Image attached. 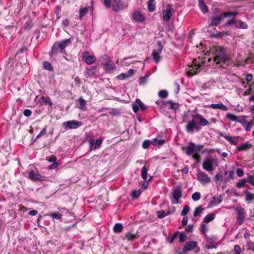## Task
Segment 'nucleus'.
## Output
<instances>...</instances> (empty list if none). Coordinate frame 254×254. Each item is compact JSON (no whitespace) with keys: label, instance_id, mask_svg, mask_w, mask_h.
I'll use <instances>...</instances> for the list:
<instances>
[{"label":"nucleus","instance_id":"obj_1","mask_svg":"<svg viewBox=\"0 0 254 254\" xmlns=\"http://www.w3.org/2000/svg\"><path fill=\"white\" fill-rule=\"evenodd\" d=\"M193 119L189 122L186 126V129L188 133H192L194 130L199 131L201 127L209 124V122L200 114H192Z\"/></svg>","mask_w":254,"mask_h":254},{"label":"nucleus","instance_id":"obj_2","mask_svg":"<svg viewBox=\"0 0 254 254\" xmlns=\"http://www.w3.org/2000/svg\"><path fill=\"white\" fill-rule=\"evenodd\" d=\"M210 51L215 55L213 61L217 64L222 63L227 64L230 60L229 56L226 54V50L223 47L220 46H212Z\"/></svg>","mask_w":254,"mask_h":254},{"label":"nucleus","instance_id":"obj_3","mask_svg":"<svg viewBox=\"0 0 254 254\" xmlns=\"http://www.w3.org/2000/svg\"><path fill=\"white\" fill-rule=\"evenodd\" d=\"M226 18L224 12L220 8H216L213 9L212 15L208 19L207 24L209 27H216L220 24Z\"/></svg>","mask_w":254,"mask_h":254},{"label":"nucleus","instance_id":"obj_4","mask_svg":"<svg viewBox=\"0 0 254 254\" xmlns=\"http://www.w3.org/2000/svg\"><path fill=\"white\" fill-rule=\"evenodd\" d=\"M71 43V39H67L62 41L55 42L51 48L49 55L53 57L59 54L65 53V48Z\"/></svg>","mask_w":254,"mask_h":254},{"label":"nucleus","instance_id":"obj_5","mask_svg":"<svg viewBox=\"0 0 254 254\" xmlns=\"http://www.w3.org/2000/svg\"><path fill=\"white\" fill-rule=\"evenodd\" d=\"M103 3L107 8L112 6L113 11L115 12L124 10L128 6L127 3H124L121 0H103Z\"/></svg>","mask_w":254,"mask_h":254},{"label":"nucleus","instance_id":"obj_6","mask_svg":"<svg viewBox=\"0 0 254 254\" xmlns=\"http://www.w3.org/2000/svg\"><path fill=\"white\" fill-rule=\"evenodd\" d=\"M172 193L173 194V200H172L173 203L178 204L179 203V199L182 196V187L181 186L178 185L174 187Z\"/></svg>","mask_w":254,"mask_h":254},{"label":"nucleus","instance_id":"obj_7","mask_svg":"<svg viewBox=\"0 0 254 254\" xmlns=\"http://www.w3.org/2000/svg\"><path fill=\"white\" fill-rule=\"evenodd\" d=\"M83 123L80 121L71 120L64 122L63 123V127L65 129L67 130L70 129H76L81 127Z\"/></svg>","mask_w":254,"mask_h":254},{"label":"nucleus","instance_id":"obj_8","mask_svg":"<svg viewBox=\"0 0 254 254\" xmlns=\"http://www.w3.org/2000/svg\"><path fill=\"white\" fill-rule=\"evenodd\" d=\"M166 8L162 10V19L165 22H169L173 16L174 10L170 4H167Z\"/></svg>","mask_w":254,"mask_h":254},{"label":"nucleus","instance_id":"obj_9","mask_svg":"<svg viewBox=\"0 0 254 254\" xmlns=\"http://www.w3.org/2000/svg\"><path fill=\"white\" fill-rule=\"evenodd\" d=\"M204 62L205 61H202L201 64H200L196 62V60L194 59L192 61L193 66H191V68L188 71V75L191 76L198 73L200 71L202 64H203Z\"/></svg>","mask_w":254,"mask_h":254},{"label":"nucleus","instance_id":"obj_10","mask_svg":"<svg viewBox=\"0 0 254 254\" xmlns=\"http://www.w3.org/2000/svg\"><path fill=\"white\" fill-rule=\"evenodd\" d=\"M197 180L201 183L202 185H205L211 182L210 178L208 177V175L200 170H199L197 173Z\"/></svg>","mask_w":254,"mask_h":254},{"label":"nucleus","instance_id":"obj_11","mask_svg":"<svg viewBox=\"0 0 254 254\" xmlns=\"http://www.w3.org/2000/svg\"><path fill=\"white\" fill-rule=\"evenodd\" d=\"M185 248L188 251L195 250V253H198L200 251V248L198 246L197 242L194 241H189L185 244Z\"/></svg>","mask_w":254,"mask_h":254},{"label":"nucleus","instance_id":"obj_12","mask_svg":"<svg viewBox=\"0 0 254 254\" xmlns=\"http://www.w3.org/2000/svg\"><path fill=\"white\" fill-rule=\"evenodd\" d=\"M28 178L34 182H42L46 180V177L31 170L28 173Z\"/></svg>","mask_w":254,"mask_h":254},{"label":"nucleus","instance_id":"obj_13","mask_svg":"<svg viewBox=\"0 0 254 254\" xmlns=\"http://www.w3.org/2000/svg\"><path fill=\"white\" fill-rule=\"evenodd\" d=\"M96 58L95 56L89 55L88 52H85L82 54V60L88 64H91L95 63Z\"/></svg>","mask_w":254,"mask_h":254},{"label":"nucleus","instance_id":"obj_14","mask_svg":"<svg viewBox=\"0 0 254 254\" xmlns=\"http://www.w3.org/2000/svg\"><path fill=\"white\" fill-rule=\"evenodd\" d=\"M132 107L134 112L136 113L139 108L142 111L146 109V106L139 99H136L135 101L132 103Z\"/></svg>","mask_w":254,"mask_h":254},{"label":"nucleus","instance_id":"obj_15","mask_svg":"<svg viewBox=\"0 0 254 254\" xmlns=\"http://www.w3.org/2000/svg\"><path fill=\"white\" fill-rule=\"evenodd\" d=\"M156 103L158 105H162L165 107H166L169 105V108L172 110H176L178 109V104L175 103H174L172 100L168 101L167 102H163V101H157L156 102Z\"/></svg>","mask_w":254,"mask_h":254},{"label":"nucleus","instance_id":"obj_16","mask_svg":"<svg viewBox=\"0 0 254 254\" xmlns=\"http://www.w3.org/2000/svg\"><path fill=\"white\" fill-rule=\"evenodd\" d=\"M214 160L213 159H207L204 160L202 163V168L207 172H211L213 170V163Z\"/></svg>","mask_w":254,"mask_h":254},{"label":"nucleus","instance_id":"obj_17","mask_svg":"<svg viewBox=\"0 0 254 254\" xmlns=\"http://www.w3.org/2000/svg\"><path fill=\"white\" fill-rule=\"evenodd\" d=\"M139 237L138 233H133L132 231H129L126 234L125 237L124 239H126L127 241H133Z\"/></svg>","mask_w":254,"mask_h":254},{"label":"nucleus","instance_id":"obj_18","mask_svg":"<svg viewBox=\"0 0 254 254\" xmlns=\"http://www.w3.org/2000/svg\"><path fill=\"white\" fill-rule=\"evenodd\" d=\"M220 136L225 138L231 144L236 145L237 144L238 138L236 136L232 137L230 135H225L222 133H219Z\"/></svg>","mask_w":254,"mask_h":254},{"label":"nucleus","instance_id":"obj_19","mask_svg":"<svg viewBox=\"0 0 254 254\" xmlns=\"http://www.w3.org/2000/svg\"><path fill=\"white\" fill-rule=\"evenodd\" d=\"M205 240L207 243L212 245H216V246L219 245L220 243L217 242L218 240V237L215 235H211L210 236H207L205 235Z\"/></svg>","mask_w":254,"mask_h":254},{"label":"nucleus","instance_id":"obj_20","mask_svg":"<svg viewBox=\"0 0 254 254\" xmlns=\"http://www.w3.org/2000/svg\"><path fill=\"white\" fill-rule=\"evenodd\" d=\"M132 18L134 20L138 22H143L145 20L144 16L140 12L137 11L133 12Z\"/></svg>","mask_w":254,"mask_h":254},{"label":"nucleus","instance_id":"obj_21","mask_svg":"<svg viewBox=\"0 0 254 254\" xmlns=\"http://www.w3.org/2000/svg\"><path fill=\"white\" fill-rule=\"evenodd\" d=\"M186 149V154L187 155H191L195 150V144L192 142H190Z\"/></svg>","mask_w":254,"mask_h":254},{"label":"nucleus","instance_id":"obj_22","mask_svg":"<svg viewBox=\"0 0 254 254\" xmlns=\"http://www.w3.org/2000/svg\"><path fill=\"white\" fill-rule=\"evenodd\" d=\"M245 220V215L243 209L238 210L237 212V221L239 225H241Z\"/></svg>","mask_w":254,"mask_h":254},{"label":"nucleus","instance_id":"obj_23","mask_svg":"<svg viewBox=\"0 0 254 254\" xmlns=\"http://www.w3.org/2000/svg\"><path fill=\"white\" fill-rule=\"evenodd\" d=\"M39 102L41 105H46L47 104H49V106L52 107L53 105V103L51 101V98L47 96L45 97L44 96H42L41 97Z\"/></svg>","mask_w":254,"mask_h":254},{"label":"nucleus","instance_id":"obj_24","mask_svg":"<svg viewBox=\"0 0 254 254\" xmlns=\"http://www.w3.org/2000/svg\"><path fill=\"white\" fill-rule=\"evenodd\" d=\"M198 0V6L203 13L205 14L208 11V7L203 1V0Z\"/></svg>","mask_w":254,"mask_h":254},{"label":"nucleus","instance_id":"obj_25","mask_svg":"<svg viewBox=\"0 0 254 254\" xmlns=\"http://www.w3.org/2000/svg\"><path fill=\"white\" fill-rule=\"evenodd\" d=\"M209 107L213 109H219L224 111H226L228 110V107L226 106L223 104L222 103L212 104L210 105Z\"/></svg>","mask_w":254,"mask_h":254},{"label":"nucleus","instance_id":"obj_26","mask_svg":"<svg viewBox=\"0 0 254 254\" xmlns=\"http://www.w3.org/2000/svg\"><path fill=\"white\" fill-rule=\"evenodd\" d=\"M223 198L221 196L218 198H216L214 196H213L212 199L209 202V207L212 206H215L219 203H220L222 201Z\"/></svg>","mask_w":254,"mask_h":254},{"label":"nucleus","instance_id":"obj_27","mask_svg":"<svg viewBox=\"0 0 254 254\" xmlns=\"http://www.w3.org/2000/svg\"><path fill=\"white\" fill-rule=\"evenodd\" d=\"M251 147V144H250L249 142H247L241 144V145L238 146L237 148L239 151H247Z\"/></svg>","mask_w":254,"mask_h":254},{"label":"nucleus","instance_id":"obj_28","mask_svg":"<svg viewBox=\"0 0 254 254\" xmlns=\"http://www.w3.org/2000/svg\"><path fill=\"white\" fill-rule=\"evenodd\" d=\"M235 26L237 28L244 29H247L248 27V26L246 22H243L240 20H238V19L237 21L236 22V24L235 25Z\"/></svg>","mask_w":254,"mask_h":254},{"label":"nucleus","instance_id":"obj_29","mask_svg":"<svg viewBox=\"0 0 254 254\" xmlns=\"http://www.w3.org/2000/svg\"><path fill=\"white\" fill-rule=\"evenodd\" d=\"M227 32H216V33H213L210 35V37L211 38H217V39H220L222 38L223 36L227 35Z\"/></svg>","mask_w":254,"mask_h":254},{"label":"nucleus","instance_id":"obj_30","mask_svg":"<svg viewBox=\"0 0 254 254\" xmlns=\"http://www.w3.org/2000/svg\"><path fill=\"white\" fill-rule=\"evenodd\" d=\"M88 6L81 7L79 10V18L80 19L82 18V17L88 13Z\"/></svg>","mask_w":254,"mask_h":254},{"label":"nucleus","instance_id":"obj_31","mask_svg":"<svg viewBox=\"0 0 254 254\" xmlns=\"http://www.w3.org/2000/svg\"><path fill=\"white\" fill-rule=\"evenodd\" d=\"M123 225L122 223H117L115 224L113 227V231L115 233H119L122 231Z\"/></svg>","mask_w":254,"mask_h":254},{"label":"nucleus","instance_id":"obj_32","mask_svg":"<svg viewBox=\"0 0 254 254\" xmlns=\"http://www.w3.org/2000/svg\"><path fill=\"white\" fill-rule=\"evenodd\" d=\"M101 64L103 65H105L107 63H111L110 58L107 55H103L100 57Z\"/></svg>","mask_w":254,"mask_h":254},{"label":"nucleus","instance_id":"obj_33","mask_svg":"<svg viewBox=\"0 0 254 254\" xmlns=\"http://www.w3.org/2000/svg\"><path fill=\"white\" fill-rule=\"evenodd\" d=\"M215 218V214L213 213L207 214L203 219V222L206 223H208L214 220Z\"/></svg>","mask_w":254,"mask_h":254},{"label":"nucleus","instance_id":"obj_34","mask_svg":"<svg viewBox=\"0 0 254 254\" xmlns=\"http://www.w3.org/2000/svg\"><path fill=\"white\" fill-rule=\"evenodd\" d=\"M104 69L106 71L110 72L114 70L116 66L115 64H111V63H108L105 64L104 65Z\"/></svg>","mask_w":254,"mask_h":254},{"label":"nucleus","instance_id":"obj_35","mask_svg":"<svg viewBox=\"0 0 254 254\" xmlns=\"http://www.w3.org/2000/svg\"><path fill=\"white\" fill-rule=\"evenodd\" d=\"M79 103V109L82 110H86V101L82 97H80L78 99Z\"/></svg>","mask_w":254,"mask_h":254},{"label":"nucleus","instance_id":"obj_36","mask_svg":"<svg viewBox=\"0 0 254 254\" xmlns=\"http://www.w3.org/2000/svg\"><path fill=\"white\" fill-rule=\"evenodd\" d=\"M246 200L247 201H253L254 200V194L252 193L249 192L247 190H246Z\"/></svg>","mask_w":254,"mask_h":254},{"label":"nucleus","instance_id":"obj_37","mask_svg":"<svg viewBox=\"0 0 254 254\" xmlns=\"http://www.w3.org/2000/svg\"><path fill=\"white\" fill-rule=\"evenodd\" d=\"M152 58L156 64H158L160 59L161 57L160 55L156 53V50H154L152 54Z\"/></svg>","mask_w":254,"mask_h":254},{"label":"nucleus","instance_id":"obj_38","mask_svg":"<svg viewBox=\"0 0 254 254\" xmlns=\"http://www.w3.org/2000/svg\"><path fill=\"white\" fill-rule=\"evenodd\" d=\"M44 68L48 71H53V67L51 64L47 61H44L43 62Z\"/></svg>","mask_w":254,"mask_h":254},{"label":"nucleus","instance_id":"obj_39","mask_svg":"<svg viewBox=\"0 0 254 254\" xmlns=\"http://www.w3.org/2000/svg\"><path fill=\"white\" fill-rule=\"evenodd\" d=\"M95 71H94L92 69L89 67H86L85 70V74L88 77H91L95 74Z\"/></svg>","mask_w":254,"mask_h":254},{"label":"nucleus","instance_id":"obj_40","mask_svg":"<svg viewBox=\"0 0 254 254\" xmlns=\"http://www.w3.org/2000/svg\"><path fill=\"white\" fill-rule=\"evenodd\" d=\"M147 169L146 167L143 166L141 168V176L144 180L147 179Z\"/></svg>","mask_w":254,"mask_h":254},{"label":"nucleus","instance_id":"obj_41","mask_svg":"<svg viewBox=\"0 0 254 254\" xmlns=\"http://www.w3.org/2000/svg\"><path fill=\"white\" fill-rule=\"evenodd\" d=\"M165 142V140L163 139H158L157 138H154L152 140L151 143L153 145H163Z\"/></svg>","mask_w":254,"mask_h":254},{"label":"nucleus","instance_id":"obj_42","mask_svg":"<svg viewBox=\"0 0 254 254\" xmlns=\"http://www.w3.org/2000/svg\"><path fill=\"white\" fill-rule=\"evenodd\" d=\"M227 118L231 121H237L238 120V118L236 115L232 114L231 113H227L226 115Z\"/></svg>","mask_w":254,"mask_h":254},{"label":"nucleus","instance_id":"obj_43","mask_svg":"<svg viewBox=\"0 0 254 254\" xmlns=\"http://www.w3.org/2000/svg\"><path fill=\"white\" fill-rule=\"evenodd\" d=\"M204 208H202L201 206H199L197 207H196L194 211V212H193V216L194 217H196L197 216H198L199 214H200L202 211L204 210Z\"/></svg>","mask_w":254,"mask_h":254},{"label":"nucleus","instance_id":"obj_44","mask_svg":"<svg viewBox=\"0 0 254 254\" xmlns=\"http://www.w3.org/2000/svg\"><path fill=\"white\" fill-rule=\"evenodd\" d=\"M158 95L161 98H166L168 95V93L166 90H162L159 92Z\"/></svg>","mask_w":254,"mask_h":254},{"label":"nucleus","instance_id":"obj_45","mask_svg":"<svg viewBox=\"0 0 254 254\" xmlns=\"http://www.w3.org/2000/svg\"><path fill=\"white\" fill-rule=\"evenodd\" d=\"M190 211V207L188 205H185L181 211V214L182 216H185Z\"/></svg>","mask_w":254,"mask_h":254},{"label":"nucleus","instance_id":"obj_46","mask_svg":"<svg viewBox=\"0 0 254 254\" xmlns=\"http://www.w3.org/2000/svg\"><path fill=\"white\" fill-rule=\"evenodd\" d=\"M237 21V19L234 17V18L228 20L225 23V26H230L234 24H235H235H236Z\"/></svg>","mask_w":254,"mask_h":254},{"label":"nucleus","instance_id":"obj_47","mask_svg":"<svg viewBox=\"0 0 254 254\" xmlns=\"http://www.w3.org/2000/svg\"><path fill=\"white\" fill-rule=\"evenodd\" d=\"M238 14V12L236 11L231 12H224V15L226 17H230L231 16H236Z\"/></svg>","mask_w":254,"mask_h":254},{"label":"nucleus","instance_id":"obj_48","mask_svg":"<svg viewBox=\"0 0 254 254\" xmlns=\"http://www.w3.org/2000/svg\"><path fill=\"white\" fill-rule=\"evenodd\" d=\"M178 233V232H177L172 236L168 237L167 238V241L170 244L172 243L173 241L175 240V239L177 238Z\"/></svg>","mask_w":254,"mask_h":254},{"label":"nucleus","instance_id":"obj_49","mask_svg":"<svg viewBox=\"0 0 254 254\" xmlns=\"http://www.w3.org/2000/svg\"><path fill=\"white\" fill-rule=\"evenodd\" d=\"M200 193L198 192H195L192 194L191 197L193 200L197 201L200 198Z\"/></svg>","mask_w":254,"mask_h":254},{"label":"nucleus","instance_id":"obj_50","mask_svg":"<svg viewBox=\"0 0 254 254\" xmlns=\"http://www.w3.org/2000/svg\"><path fill=\"white\" fill-rule=\"evenodd\" d=\"M242 252L241 248L239 245H236L234 246V253L233 254H241Z\"/></svg>","mask_w":254,"mask_h":254},{"label":"nucleus","instance_id":"obj_51","mask_svg":"<svg viewBox=\"0 0 254 254\" xmlns=\"http://www.w3.org/2000/svg\"><path fill=\"white\" fill-rule=\"evenodd\" d=\"M51 217L57 220H60L62 218V215L59 213H53L49 215Z\"/></svg>","mask_w":254,"mask_h":254},{"label":"nucleus","instance_id":"obj_52","mask_svg":"<svg viewBox=\"0 0 254 254\" xmlns=\"http://www.w3.org/2000/svg\"><path fill=\"white\" fill-rule=\"evenodd\" d=\"M247 182V180L245 179H243L236 184L237 187L238 188H241L245 186V184Z\"/></svg>","mask_w":254,"mask_h":254},{"label":"nucleus","instance_id":"obj_53","mask_svg":"<svg viewBox=\"0 0 254 254\" xmlns=\"http://www.w3.org/2000/svg\"><path fill=\"white\" fill-rule=\"evenodd\" d=\"M186 235L185 232H182L179 235V242L182 243L186 240Z\"/></svg>","mask_w":254,"mask_h":254},{"label":"nucleus","instance_id":"obj_54","mask_svg":"<svg viewBox=\"0 0 254 254\" xmlns=\"http://www.w3.org/2000/svg\"><path fill=\"white\" fill-rule=\"evenodd\" d=\"M204 146L203 144H197L195 145V150L194 152L195 153H198L203 148Z\"/></svg>","mask_w":254,"mask_h":254},{"label":"nucleus","instance_id":"obj_55","mask_svg":"<svg viewBox=\"0 0 254 254\" xmlns=\"http://www.w3.org/2000/svg\"><path fill=\"white\" fill-rule=\"evenodd\" d=\"M148 10L149 12H153L155 10V5L152 3H148Z\"/></svg>","mask_w":254,"mask_h":254},{"label":"nucleus","instance_id":"obj_56","mask_svg":"<svg viewBox=\"0 0 254 254\" xmlns=\"http://www.w3.org/2000/svg\"><path fill=\"white\" fill-rule=\"evenodd\" d=\"M156 213L157 217L159 218H163L166 215L165 213V211L163 210L158 211Z\"/></svg>","mask_w":254,"mask_h":254},{"label":"nucleus","instance_id":"obj_57","mask_svg":"<svg viewBox=\"0 0 254 254\" xmlns=\"http://www.w3.org/2000/svg\"><path fill=\"white\" fill-rule=\"evenodd\" d=\"M47 160L50 162H55L57 161V157L54 155L47 157Z\"/></svg>","mask_w":254,"mask_h":254},{"label":"nucleus","instance_id":"obj_58","mask_svg":"<svg viewBox=\"0 0 254 254\" xmlns=\"http://www.w3.org/2000/svg\"><path fill=\"white\" fill-rule=\"evenodd\" d=\"M254 122L253 121H250L247 124V126L245 128V130L247 131H249L251 130V129L254 126Z\"/></svg>","mask_w":254,"mask_h":254},{"label":"nucleus","instance_id":"obj_59","mask_svg":"<svg viewBox=\"0 0 254 254\" xmlns=\"http://www.w3.org/2000/svg\"><path fill=\"white\" fill-rule=\"evenodd\" d=\"M46 128L47 127H44L42 130L40 131V132L38 134V135L37 136L36 139H35L34 141H35L37 139L39 138V137H40L41 136H42L44 134H45L46 133Z\"/></svg>","mask_w":254,"mask_h":254},{"label":"nucleus","instance_id":"obj_60","mask_svg":"<svg viewBox=\"0 0 254 254\" xmlns=\"http://www.w3.org/2000/svg\"><path fill=\"white\" fill-rule=\"evenodd\" d=\"M248 182L254 187V176L249 175L248 177Z\"/></svg>","mask_w":254,"mask_h":254},{"label":"nucleus","instance_id":"obj_61","mask_svg":"<svg viewBox=\"0 0 254 254\" xmlns=\"http://www.w3.org/2000/svg\"><path fill=\"white\" fill-rule=\"evenodd\" d=\"M192 157L195 160L196 163H198L200 159V156L198 153H195L193 154Z\"/></svg>","mask_w":254,"mask_h":254},{"label":"nucleus","instance_id":"obj_62","mask_svg":"<svg viewBox=\"0 0 254 254\" xmlns=\"http://www.w3.org/2000/svg\"><path fill=\"white\" fill-rule=\"evenodd\" d=\"M150 141L148 140H145L143 141L142 144V147L144 149H146L148 148V147L150 146Z\"/></svg>","mask_w":254,"mask_h":254},{"label":"nucleus","instance_id":"obj_63","mask_svg":"<svg viewBox=\"0 0 254 254\" xmlns=\"http://www.w3.org/2000/svg\"><path fill=\"white\" fill-rule=\"evenodd\" d=\"M207 230L208 229L205 225H202L201 226V232L204 235V237L206 235V233Z\"/></svg>","mask_w":254,"mask_h":254},{"label":"nucleus","instance_id":"obj_64","mask_svg":"<svg viewBox=\"0 0 254 254\" xmlns=\"http://www.w3.org/2000/svg\"><path fill=\"white\" fill-rule=\"evenodd\" d=\"M23 114L25 116L28 117H30L32 114V112L29 109H25L24 110Z\"/></svg>","mask_w":254,"mask_h":254}]
</instances>
